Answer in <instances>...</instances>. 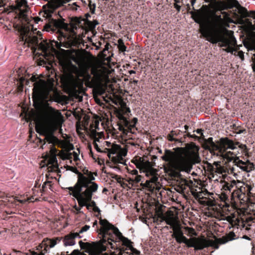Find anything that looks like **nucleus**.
I'll list each match as a JSON object with an SVG mask.
<instances>
[{
	"label": "nucleus",
	"instance_id": "0e129e2a",
	"mask_svg": "<svg viewBox=\"0 0 255 255\" xmlns=\"http://www.w3.org/2000/svg\"><path fill=\"white\" fill-rule=\"evenodd\" d=\"M36 188H37V187H36V186H35L34 187V188L33 189V190L35 191V190H36Z\"/></svg>",
	"mask_w": 255,
	"mask_h": 255
},
{
	"label": "nucleus",
	"instance_id": "338daca9",
	"mask_svg": "<svg viewBox=\"0 0 255 255\" xmlns=\"http://www.w3.org/2000/svg\"><path fill=\"white\" fill-rule=\"evenodd\" d=\"M241 132H242L241 130H240L239 132H238V133H241Z\"/></svg>",
	"mask_w": 255,
	"mask_h": 255
},
{
	"label": "nucleus",
	"instance_id": "72a5a7b5",
	"mask_svg": "<svg viewBox=\"0 0 255 255\" xmlns=\"http://www.w3.org/2000/svg\"><path fill=\"white\" fill-rule=\"evenodd\" d=\"M79 244L80 245V248L82 249H86L88 247V245H89V244L88 243H84L82 241H80L79 242Z\"/></svg>",
	"mask_w": 255,
	"mask_h": 255
},
{
	"label": "nucleus",
	"instance_id": "37998d69",
	"mask_svg": "<svg viewBox=\"0 0 255 255\" xmlns=\"http://www.w3.org/2000/svg\"><path fill=\"white\" fill-rule=\"evenodd\" d=\"M91 17V15L89 13H87L85 14V17H82V19H84V20H89L88 18Z\"/></svg>",
	"mask_w": 255,
	"mask_h": 255
},
{
	"label": "nucleus",
	"instance_id": "b1692460",
	"mask_svg": "<svg viewBox=\"0 0 255 255\" xmlns=\"http://www.w3.org/2000/svg\"><path fill=\"white\" fill-rule=\"evenodd\" d=\"M99 121L97 119L93 120L92 123L90 125V129L91 130V134L93 135H96V130L99 129Z\"/></svg>",
	"mask_w": 255,
	"mask_h": 255
},
{
	"label": "nucleus",
	"instance_id": "1a4fd4ad",
	"mask_svg": "<svg viewBox=\"0 0 255 255\" xmlns=\"http://www.w3.org/2000/svg\"><path fill=\"white\" fill-rule=\"evenodd\" d=\"M136 166L137 168L145 173L146 176L149 177V179H147L144 183H142L143 186L147 188L150 191H153L157 187V183H159L156 171L151 167V164L148 161H138L136 164Z\"/></svg>",
	"mask_w": 255,
	"mask_h": 255
},
{
	"label": "nucleus",
	"instance_id": "a878e982",
	"mask_svg": "<svg viewBox=\"0 0 255 255\" xmlns=\"http://www.w3.org/2000/svg\"><path fill=\"white\" fill-rule=\"evenodd\" d=\"M225 2L229 8H239L241 6L240 3L237 0H226Z\"/></svg>",
	"mask_w": 255,
	"mask_h": 255
},
{
	"label": "nucleus",
	"instance_id": "a211bd4d",
	"mask_svg": "<svg viewBox=\"0 0 255 255\" xmlns=\"http://www.w3.org/2000/svg\"><path fill=\"white\" fill-rule=\"evenodd\" d=\"M114 114H115L116 116L119 118L121 124L123 125V126L128 127H134L135 125H136L137 119L136 118H134L132 121L131 124H129L128 121L126 119V117H124V116L122 114L123 113H113Z\"/></svg>",
	"mask_w": 255,
	"mask_h": 255
},
{
	"label": "nucleus",
	"instance_id": "e433bc0d",
	"mask_svg": "<svg viewBox=\"0 0 255 255\" xmlns=\"http://www.w3.org/2000/svg\"><path fill=\"white\" fill-rule=\"evenodd\" d=\"M95 92L100 95H102L104 93V91L102 89H96L95 91Z\"/></svg>",
	"mask_w": 255,
	"mask_h": 255
},
{
	"label": "nucleus",
	"instance_id": "49530a36",
	"mask_svg": "<svg viewBox=\"0 0 255 255\" xmlns=\"http://www.w3.org/2000/svg\"><path fill=\"white\" fill-rule=\"evenodd\" d=\"M130 83H133L135 85H137L138 82V81L136 80H133L132 82L130 81Z\"/></svg>",
	"mask_w": 255,
	"mask_h": 255
},
{
	"label": "nucleus",
	"instance_id": "9b49d317",
	"mask_svg": "<svg viewBox=\"0 0 255 255\" xmlns=\"http://www.w3.org/2000/svg\"><path fill=\"white\" fill-rule=\"evenodd\" d=\"M64 86L68 89L70 93L77 94L82 90L83 82L79 79L74 78L73 76H67L62 79Z\"/></svg>",
	"mask_w": 255,
	"mask_h": 255
},
{
	"label": "nucleus",
	"instance_id": "f3484780",
	"mask_svg": "<svg viewBox=\"0 0 255 255\" xmlns=\"http://www.w3.org/2000/svg\"><path fill=\"white\" fill-rule=\"evenodd\" d=\"M82 236L79 235V234L76 233H71L65 236L63 240V244L64 246H73L75 244V238H82Z\"/></svg>",
	"mask_w": 255,
	"mask_h": 255
},
{
	"label": "nucleus",
	"instance_id": "5fc2aeb1",
	"mask_svg": "<svg viewBox=\"0 0 255 255\" xmlns=\"http://www.w3.org/2000/svg\"><path fill=\"white\" fill-rule=\"evenodd\" d=\"M74 159H75V160H76V159L77 158V156H78V155L75 152H74Z\"/></svg>",
	"mask_w": 255,
	"mask_h": 255
},
{
	"label": "nucleus",
	"instance_id": "412c9836",
	"mask_svg": "<svg viewBox=\"0 0 255 255\" xmlns=\"http://www.w3.org/2000/svg\"><path fill=\"white\" fill-rule=\"evenodd\" d=\"M109 153L113 154L118 153L122 156H125L127 155V151L126 149L121 148V146L119 145L114 144L111 148L109 149Z\"/></svg>",
	"mask_w": 255,
	"mask_h": 255
},
{
	"label": "nucleus",
	"instance_id": "8fccbe9b",
	"mask_svg": "<svg viewBox=\"0 0 255 255\" xmlns=\"http://www.w3.org/2000/svg\"><path fill=\"white\" fill-rule=\"evenodd\" d=\"M128 73L129 74H135V71H134V70H130V71H128Z\"/></svg>",
	"mask_w": 255,
	"mask_h": 255
},
{
	"label": "nucleus",
	"instance_id": "4468645a",
	"mask_svg": "<svg viewBox=\"0 0 255 255\" xmlns=\"http://www.w3.org/2000/svg\"><path fill=\"white\" fill-rule=\"evenodd\" d=\"M193 182L191 180L181 179L178 181L177 185L175 189L177 192L180 193H184L188 191V188H190Z\"/></svg>",
	"mask_w": 255,
	"mask_h": 255
},
{
	"label": "nucleus",
	"instance_id": "69168bd1",
	"mask_svg": "<svg viewBox=\"0 0 255 255\" xmlns=\"http://www.w3.org/2000/svg\"><path fill=\"white\" fill-rule=\"evenodd\" d=\"M66 111H67V112H72L71 110H66Z\"/></svg>",
	"mask_w": 255,
	"mask_h": 255
},
{
	"label": "nucleus",
	"instance_id": "7c9ffc66",
	"mask_svg": "<svg viewBox=\"0 0 255 255\" xmlns=\"http://www.w3.org/2000/svg\"><path fill=\"white\" fill-rule=\"evenodd\" d=\"M61 157L63 159H70L72 158V154L68 152L63 153Z\"/></svg>",
	"mask_w": 255,
	"mask_h": 255
},
{
	"label": "nucleus",
	"instance_id": "f257e3e1",
	"mask_svg": "<svg viewBox=\"0 0 255 255\" xmlns=\"http://www.w3.org/2000/svg\"><path fill=\"white\" fill-rule=\"evenodd\" d=\"M98 230L100 241L95 246L98 255H140L132 246V242L124 237L118 228L107 220L100 219Z\"/></svg>",
	"mask_w": 255,
	"mask_h": 255
},
{
	"label": "nucleus",
	"instance_id": "58836bf2",
	"mask_svg": "<svg viewBox=\"0 0 255 255\" xmlns=\"http://www.w3.org/2000/svg\"><path fill=\"white\" fill-rule=\"evenodd\" d=\"M80 252L78 250H74L70 255H80Z\"/></svg>",
	"mask_w": 255,
	"mask_h": 255
},
{
	"label": "nucleus",
	"instance_id": "3c124183",
	"mask_svg": "<svg viewBox=\"0 0 255 255\" xmlns=\"http://www.w3.org/2000/svg\"><path fill=\"white\" fill-rule=\"evenodd\" d=\"M243 239H246V240H250V238L247 236H244L243 237Z\"/></svg>",
	"mask_w": 255,
	"mask_h": 255
},
{
	"label": "nucleus",
	"instance_id": "423d86ee",
	"mask_svg": "<svg viewBox=\"0 0 255 255\" xmlns=\"http://www.w3.org/2000/svg\"><path fill=\"white\" fill-rule=\"evenodd\" d=\"M161 158L165 161L169 162L174 170L187 173L191 171L193 164L200 161L198 151L192 149L186 150L183 154H179L176 158L174 152L166 149Z\"/></svg>",
	"mask_w": 255,
	"mask_h": 255
},
{
	"label": "nucleus",
	"instance_id": "4c0bfd02",
	"mask_svg": "<svg viewBox=\"0 0 255 255\" xmlns=\"http://www.w3.org/2000/svg\"><path fill=\"white\" fill-rule=\"evenodd\" d=\"M202 193H193V195L195 196L196 198L201 199L202 198Z\"/></svg>",
	"mask_w": 255,
	"mask_h": 255
},
{
	"label": "nucleus",
	"instance_id": "7ed1b4c3",
	"mask_svg": "<svg viewBox=\"0 0 255 255\" xmlns=\"http://www.w3.org/2000/svg\"><path fill=\"white\" fill-rule=\"evenodd\" d=\"M61 113H21L20 117H23L27 122L33 121L35 130L40 135H44L49 142L52 139L48 136L60 128L63 122Z\"/></svg>",
	"mask_w": 255,
	"mask_h": 255
},
{
	"label": "nucleus",
	"instance_id": "052dcab7",
	"mask_svg": "<svg viewBox=\"0 0 255 255\" xmlns=\"http://www.w3.org/2000/svg\"><path fill=\"white\" fill-rule=\"evenodd\" d=\"M175 0V2H176L175 3H177L180 2L179 0Z\"/></svg>",
	"mask_w": 255,
	"mask_h": 255
},
{
	"label": "nucleus",
	"instance_id": "4d7b16f0",
	"mask_svg": "<svg viewBox=\"0 0 255 255\" xmlns=\"http://www.w3.org/2000/svg\"><path fill=\"white\" fill-rule=\"evenodd\" d=\"M252 13H253V16L254 18H255V11H253Z\"/></svg>",
	"mask_w": 255,
	"mask_h": 255
},
{
	"label": "nucleus",
	"instance_id": "13d9d810",
	"mask_svg": "<svg viewBox=\"0 0 255 255\" xmlns=\"http://www.w3.org/2000/svg\"><path fill=\"white\" fill-rule=\"evenodd\" d=\"M253 255H255V248H254L253 251Z\"/></svg>",
	"mask_w": 255,
	"mask_h": 255
},
{
	"label": "nucleus",
	"instance_id": "4be33fe9",
	"mask_svg": "<svg viewBox=\"0 0 255 255\" xmlns=\"http://www.w3.org/2000/svg\"><path fill=\"white\" fill-rule=\"evenodd\" d=\"M236 187V181L233 180L230 182H225L223 185L222 189L226 192L225 193H228L231 192L232 190L234 191V188Z\"/></svg>",
	"mask_w": 255,
	"mask_h": 255
},
{
	"label": "nucleus",
	"instance_id": "f704fd0d",
	"mask_svg": "<svg viewBox=\"0 0 255 255\" xmlns=\"http://www.w3.org/2000/svg\"><path fill=\"white\" fill-rule=\"evenodd\" d=\"M89 7L90 9V11L92 13H94L95 11V8H96V4L95 3H91V1H90L89 3Z\"/></svg>",
	"mask_w": 255,
	"mask_h": 255
},
{
	"label": "nucleus",
	"instance_id": "0eeeda50",
	"mask_svg": "<svg viewBox=\"0 0 255 255\" xmlns=\"http://www.w3.org/2000/svg\"><path fill=\"white\" fill-rule=\"evenodd\" d=\"M228 30L216 21L200 24V32L203 37L212 44L218 43L220 47H227L230 40L226 36Z\"/></svg>",
	"mask_w": 255,
	"mask_h": 255
},
{
	"label": "nucleus",
	"instance_id": "603ef678",
	"mask_svg": "<svg viewBox=\"0 0 255 255\" xmlns=\"http://www.w3.org/2000/svg\"><path fill=\"white\" fill-rule=\"evenodd\" d=\"M95 100L97 103H98V104L100 103V100L99 99H98L97 98L95 97Z\"/></svg>",
	"mask_w": 255,
	"mask_h": 255
},
{
	"label": "nucleus",
	"instance_id": "6e6d98bb",
	"mask_svg": "<svg viewBox=\"0 0 255 255\" xmlns=\"http://www.w3.org/2000/svg\"><path fill=\"white\" fill-rule=\"evenodd\" d=\"M97 225V221H95V222L94 223L93 226L94 227L95 225Z\"/></svg>",
	"mask_w": 255,
	"mask_h": 255
},
{
	"label": "nucleus",
	"instance_id": "f8f14e48",
	"mask_svg": "<svg viewBox=\"0 0 255 255\" xmlns=\"http://www.w3.org/2000/svg\"><path fill=\"white\" fill-rule=\"evenodd\" d=\"M29 30L22 27L20 29V39L32 46H37L38 44V39L36 36L29 35Z\"/></svg>",
	"mask_w": 255,
	"mask_h": 255
},
{
	"label": "nucleus",
	"instance_id": "f03ea898",
	"mask_svg": "<svg viewBox=\"0 0 255 255\" xmlns=\"http://www.w3.org/2000/svg\"><path fill=\"white\" fill-rule=\"evenodd\" d=\"M64 19L51 18L48 24L44 26L47 31L56 32L59 34L58 39L63 43V46L66 48L75 47L79 48L83 43V39L78 35L75 30L78 27L90 29L95 28V24L90 20H85L82 17H75L72 19L70 26L64 22Z\"/></svg>",
	"mask_w": 255,
	"mask_h": 255
},
{
	"label": "nucleus",
	"instance_id": "bb28decb",
	"mask_svg": "<svg viewBox=\"0 0 255 255\" xmlns=\"http://www.w3.org/2000/svg\"><path fill=\"white\" fill-rule=\"evenodd\" d=\"M118 47L120 52H124L126 51L127 47L122 39L120 38L118 40Z\"/></svg>",
	"mask_w": 255,
	"mask_h": 255
},
{
	"label": "nucleus",
	"instance_id": "09e8293b",
	"mask_svg": "<svg viewBox=\"0 0 255 255\" xmlns=\"http://www.w3.org/2000/svg\"><path fill=\"white\" fill-rule=\"evenodd\" d=\"M92 22L93 23V24H95V27L96 26V25L99 24L97 20H94V21H92Z\"/></svg>",
	"mask_w": 255,
	"mask_h": 255
},
{
	"label": "nucleus",
	"instance_id": "dca6fc26",
	"mask_svg": "<svg viewBox=\"0 0 255 255\" xmlns=\"http://www.w3.org/2000/svg\"><path fill=\"white\" fill-rule=\"evenodd\" d=\"M79 123H81L84 128H88L90 121V117L85 113H72Z\"/></svg>",
	"mask_w": 255,
	"mask_h": 255
},
{
	"label": "nucleus",
	"instance_id": "c03bdc74",
	"mask_svg": "<svg viewBox=\"0 0 255 255\" xmlns=\"http://www.w3.org/2000/svg\"><path fill=\"white\" fill-rule=\"evenodd\" d=\"M174 7L177 10V11H180L181 7L179 5L177 4V3L174 4Z\"/></svg>",
	"mask_w": 255,
	"mask_h": 255
},
{
	"label": "nucleus",
	"instance_id": "473e14b6",
	"mask_svg": "<svg viewBox=\"0 0 255 255\" xmlns=\"http://www.w3.org/2000/svg\"><path fill=\"white\" fill-rule=\"evenodd\" d=\"M84 206H81L80 204H78V206L77 205H75L74 206V208L76 210V214H78L79 213H82L83 212L81 211L82 208H83Z\"/></svg>",
	"mask_w": 255,
	"mask_h": 255
},
{
	"label": "nucleus",
	"instance_id": "2eb2a0df",
	"mask_svg": "<svg viewBox=\"0 0 255 255\" xmlns=\"http://www.w3.org/2000/svg\"><path fill=\"white\" fill-rule=\"evenodd\" d=\"M234 162L236 165L240 167L243 171H246L247 172H250L254 169L253 163L250 162L249 160L247 162H244L237 158L235 159Z\"/></svg>",
	"mask_w": 255,
	"mask_h": 255
},
{
	"label": "nucleus",
	"instance_id": "393cba45",
	"mask_svg": "<svg viewBox=\"0 0 255 255\" xmlns=\"http://www.w3.org/2000/svg\"><path fill=\"white\" fill-rule=\"evenodd\" d=\"M119 105L120 106V109L118 110L115 109L113 112H130L129 108L127 107L126 103L123 100H121L119 101Z\"/></svg>",
	"mask_w": 255,
	"mask_h": 255
},
{
	"label": "nucleus",
	"instance_id": "a19ab883",
	"mask_svg": "<svg viewBox=\"0 0 255 255\" xmlns=\"http://www.w3.org/2000/svg\"><path fill=\"white\" fill-rule=\"evenodd\" d=\"M92 210L94 212H97L99 214L100 213V212H101V210L100 209H99V208L98 207V206H95L94 207H93L92 208Z\"/></svg>",
	"mask_w": 255,
	"mask_h": 255
},
{
	"label": "nucleus",
	"instance_id": "aec40b11",
	"mask_svg": "<svg viewBox=\"0 0 255 255\" xmlns=\"http://www.w3.org/2000/svg\"><path fill=\"white\" fill-rule=\"evenodd\" d=\"M57 152L56 149L52 147L50 149V152L51 154V157L50 159L49 164H51L49 167H51V171H56L58 168V165L57 163V160L56 157V153Z\"/></svg>",
	"mask_w": 255,
	"mask_h": 255
},
{
	"label": "nucleus",
	"instance_id": "e2e57ef3",
	"mask_svg": "<svg viewBox=\"0 0 255 255\" xmlns=\"http://www.w3.org/2000/svg\"><path fill=\"white\" fill-rule=\"evenodd\" d=\"M66 115L67 116H70V114H68V112H66Z\"/></svg>",
	"mask_w": 255,
	"mask_h": 255
},
{
	"label": "nucleus",
	"instance_id": "c756f323",
	"mask_svg": "<svg viewBox=\"0 0 255 255\" xmlns=\"http://www.w3.org/2000/svg\"><path fill=\"white\" fill-rule=\"evenodd\" d=\"M90 228V226L89 225H85L84 226L82 227L81 229L78 232L76 233V234H79V235L83 233L84 232H87Z\"/></svg>",
	"mask_w": 255,
	"mask_h": 255
},
{
	"label": "nucleus",
	"instance_id": "ddd939ff",
	"mask_svg": "<svg viewBox=\"0 0 255 255\" xmlns=\"http://www.w3.org/2000/svg\"><path fill=\"white\" fill-rule=\"evenodd\" d=\"M60 241V239L56 238L55 239H50L48 238L44 239L42 243L37 247V250H40V253H47L49 248H53L57 243Z\"/></svg>",
	"mask_w": 255,
	"mask_h": 255
},
{
	"label": "nucleus",
	"instance_id": "c85d7f7f",
	"mask_svg": "<svg viewBox=\"0 0 255 255\" xmlns=\"http://www.w3.org/2000/svg\"><path fill=\"white\" fill-rule=\"evenodd\" d=\"M67 99V97L66 96H63V95H60L58 94L56 96V101L58 103H66Z\"/></svg>",
	"mask_w": 255,
	"mask_h": 255
},
{
	"label": "nucleus",
	"instance_id": "774afa93",
	"mask_svg": "<svg viewBox=\"0 0 255 255\" xmlns=\"http://www.w3.org/2000/svg\"><path fill=\"white\" fill-rule=\"evenodd\" d=\"M44 187H45V185H42V189H44Z\"/></svg>",
	"mask_w": 255,
	"mask_h": 255
},
{
	"label": "nucleus",
	"instance_id": "20e7f679",
	"mask_svg": "<svg viewBox=\"0 0 255 255\" xmlns=\"http://www.w3.org/2000/svg\"><path fill=\"white\" fill-rule=\"evenodd\" d=\"M95 179L92 173L86 175L81 173L75 185L67 188L70 194L76 199L78 203L81 206H85L88 210L97 206L96 202L92 200L99 187L94 182Z\"/></svg>",
	"mask_w": 255,
	"mask_h": 255
},
{
	"label": "nucleus",
	"instance_id": "de8ad7c7",
	"mask_svg": "<svg viewBox=\"0 0 255 255\" xmlns=\"http://www.w3.org/2000/svg\"><path fill=\"white\" fill-rule=\"evenodd\" d=\"M168 139L170 141H174V138L173 137H172L170 135H169Z\"/></svg>",
	"mask_w": 255,
	"mask_h": 255
},
{
	"label": "nucleus",
	"instance_id": "864d4df0",
	"mask_svg": "<svg viewBox=\"0 0 255 255\" xmlns=\"http://www.w3.org/2000/svg\"><path fill=\"white\" fill-rule=\"evenodd\" d=\"M196 0H191V5H194V3L196 2Z\"/></svg>",
	"mask_w": 255,
	"mask_h": 255
},
{
	"label": "nucleus",
	"instance_id": "2f4dec72",
	"mask_svg": "<svg viewBox=\"0 0 255 255\" xmlns=\"http://www.w3.org/2000/svg\"><path fill=\"white\" fill-rule=\"evenodd\" d=\"M130 180L136 183H138L141 181V176L140 175H137L130 178Z\"/></svg>",
	"mask_w": 255,
	"mask_h": 255
},
{
	"label": "nucleus",
	"instance_id": "bf43d9fd",
	"mask_svg": "<svg viewBox=\"0 0 255 255\" xmlns=\"http://www.w3.org/2000/svg\"><path fill=\"white\" fill-rule=\"evenodd\" d=\"M107 191H108V190L106 188H104V189L103 190V192H105Z\"/></svg>",
	"mask_w": 255,
	"mask_h": 255
},
{
	"label": "nucleus",
	"instance_id": "6e6552de",
	"mask_svg": "<svg viewBox=\"0 0 255 255\" xmlns=\"http://www.w3.org/2000/svg\"><path fill=\"white\" fill-rule=\"evenodd\" d=\"M163 220L166 224L170 225L173 229V234L172 236L175 238L177 243H183L187 245L188 247H194L195 250H202L206 246L204 241H195L190 243L188 240L184 236L181 225L176 218L172 216H167L163 218Z\"/></svg>",
	"mask_w": 255,
	"mask_h": 255
},
{
	"label": "nucleus",
	"instance_id": "cd10ccee",
	"mask_svg": "<svg viewBox=\"0 0 255 255\" xmlns=\"http://www.w3.org/2000/svg\"><path fill=\"white\" fill-rule=\"evenodd\" d=\"M236 238L235 234L233 232H230L227 235L226 240L225 241L222 242L221 243H225L229 241L234 240Z\"/></svg>",
	"mask_w": 255,
	"mask_h": 255
},
{
	"label": "nucleus",
	"instance_id": "79ce46f5",
	"mask_svg": "<svg viewBox=\"0 0 255 255\" xmlns=\"http://www.w3.org/2000/svg\"><path fill=\"white\" fill-rule=\"evenodd\" d=\"M130 173L133 176H135L137 175L138 171L136 169H133L130 171Z\"/></svg>",
	"mask_w": 255,
	"mask_h": 255
},
{
	"label": "nucleus",
	"instance_id": "a18cd8bd",
	"mask_svg": "<svg viewBox=\"0 0 255 255\" xmlns=\"http://www.w3.org/2000/svg\"><path fill=\"white\" fill-rule=\"evenodd\" d=\"M94 145V147L96 149L97 151L100 152H102L96 143H95Z\"/></svg>",
	"mask_w": 255,
	"mask_h": 255
},
{
	"label": "nucleus",
	"instance_id": "c9c22d12",
	"mask_svg": "<svg viewBox=\"0 0 255 255\" xmlns=\"http://www.w3.org/2000/svg\"><path fill=\"white\" fill-rule=\"evenodd\" d=\"M112 177L116 180L119 183H120L122 179V178L118 175H114Z\"/></svg>",
	"mask_w": 255,
	"mask_h": 255
},
{
	"label": "nucleus",
	"instance_id": "5701e85b",
	"mask_svg": "<svg viewBox=\"0 0 255 255\" xmlns=\"http://www.w3.org/2000/svg\"><path fill=\"white\" fill-rule=\"evenodd\" d=\"M25 82L26 85L29 83L28 80H26L23 76L20 77L19 80L17 81L16 91L17 92L20 93L23 91L24 84Z\"/></svg>",
	"mask_w": 255,
	"mask_h": 255
},
{
	"label": "nucleus",
	"instance_id": "680f3d73",
	"mask_svg": "<svg viewBox=\"0 0 255 255\" xmlns=\"http://www.w3.org/2000/svg\"><path fill=\"white\" fill-rule=\"evenodd\" d=\"M184 128H185V129H186V130H187V129H188V126H186H186H184Z\"/></svg>",
	"mask_w": 255,
	"mask_h": 255
},
{
	"label": "nucleus",
	"instance_id": "ea45409f",
	"mask_svg": "<svg viewBox=\"0 0 255 255\" xmlns=\"http://www.w3.org/2000/svg\"><path fill=\"white\" fill-rule=\"evenodd\" d=\"M226 49H224L223 50L225 51L226 52L229 53L232 52L233 51V48L232 47L230 46L229 45L227 47Z\"/></svg>",
	"mask_w": 255,
	"mask_h": 255
},
{
	"label": "nucleus",
	"instance_id": "9d476101",
	"mask_svg": "<svg viewBox=\"0 0 255 255\" xmlns=\"http://www.w3.org/2000/svg\"><path fill=\"white\" fill-rule=\"evenodd\" d=\"M217 149L224 158H226L228 161L232 160H235L238 157H236V154L231 151H227L228 149H234L236 148V145L233 141L229 139L228 138H222L220 139Z\"/></svg>",
	"mask_w": 255,
	"mask_h": 255
},
{
	"label": "nucleus",
	"instance_id": "6ab92c4d",
	"mask_svg": "<svg viewBox=\"0 0 255 255\" xmlns=\"http://www.w3.org/2000/svg\"><path fill=\"white\" fill-rule=\"evenodd\" d=\"M192 6H193L192 5ZM187 11L191 15V17L194 20V21L196 23H200L202 21V12L199 10H195L194 7H192V9L194 11H190L189 10L191 8L189 4H187Z\"/></svg>",
	"mask_w": 255,
	"mask_h": 255
},
{
	"label": "nucleus",
	"instance_id": "39448f33",
	"mask_svg": "<svg viewBox=\"0 0 255 255\" xmlns=\"http://www.w3.org/2000/svg\"><path fill=\"white\" fill-rule=\"evenodd\" d=\"M30 80L34 82L32 89V98L33 106L36 110H31L26 112H61L49 107L48 103V96L51 92H57V89L52 83L47 84L44 81L38 80V77L32 75ZM21 112H26L22 110Z\"/></svg>",
	"mask_w": 255,
	"mask_h": 255
}]
</instances>
